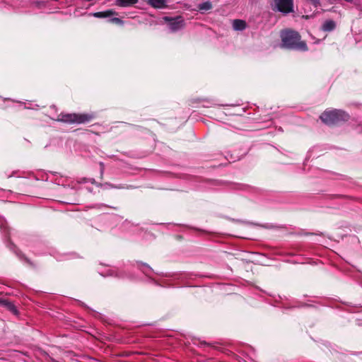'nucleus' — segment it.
<instances>
[{
    "label": "nucleus",
    "mask_w": 362,
    "mask_h": 362,
    "mask_svg": "<svg viewBox=\"0 0 362 362\" xmlns=\"http://www.w3.org/2000/svg\"><path fill=\"white\" fill-rule=\"evenodd\" d=\"M281 46L283 47L299 51H307L308 47L304 41L300 40V36L296 31L286 30L281 33Z\"/></svg>",
    "instance_id": "1"
},
{
    "label": "nucleus",
    "mask_w": 362,
    "mask_h": 362,
    "mask_svg": "<svg viewBox=\"0 0 362 362\" xmlns=\"http://www.w3.org/2000/svg\"><path fill=\"white\" fill-rule=\"evenodd\" d=\"M349 115L341 110H330L325 111L321 115V120L326 124H337L341 122L347 121Z\"/></svg>",
    "instance_id": "2"
},
{
    "label": "nucleus",
    "mask_w": 362,
    "mask_h": 362,
    "mask_svg": "<svg viewBox=\"0 0 362 362\" xmlns=\"http://www.w3.org/2000/svg\"><path fill=\"white\" fill-rule=\"evenodd\" d=\"M94 116L92 114H64L58 116L57 121L69 124H83L91 121Z\"/></svg>",
    "instance_id": "3"
},
{
    "label": "nucleus",
    "mask_w": 362,
    "mask_h": 362,
    "mask_svg": "<svg viewBox=\"0 0 362 362\" xmlns=\"http://www.w3.org/2000/svg\"><path fill=\"white\" fill-rule=\"evenodd\" d=\"M274 11L284 14L293 12V0H274Z\"/></svg>",
    "instance_id": "4"
},
{
    "label": "nucleus",
    "mask_w": 362,
    "mask_h": 362,
    "mask_svg": "<svg viewBox=\"0 0 362 362\" xmlns=\"http://www.w3.org/2000/svg\"><path fill=\"white\" fill-rule=\"evenodd\" d=\"M164 20L168 23L169 28L173 32H176L185 26L184 20L181 16H177L173 18L165 16Z\"/></svg>",
    "instance_id": "5"
},
{
    "label": "nucleus",
    "mask_w": 362,
    "mask_h": 362,
    "mask_svg": "<svg viewBox=\"0 0 362 362\" xmlns=\"http://www.w3.org/2000/svg\"><path fill=\"white\" fill-rule=\"evenodd\" d=\"M147 3L155 8H164L167 6L166 0H148Z\"/></svg>",
    "instance_id": "6"
},
{
    "label": "nucleus",
    "mask_w": 362,
    "mask_h": 362,
    "mask_svg": "<svg viewBox=\"0 0 362 362\" xmlns=\"http://www.w3.org/2000/svg\"><path fill=\"white\" fill-rule=\"evenodd\" d=\"M116 14L117 13L113 10H107L105 11L93 13V16L96 18H108Z\"/></svg>",
    "instance_id": "7"
},
{
    "label": "nucleus",
    "mask_w": 362,
    "mask_h": 362,
    "mask_svg": "<svg viewBox=\"0 0 362 362\" xmlns=\"http://www.w3.org/2000/svg\"><path fill=\"white\" fill-rule=\"evenodd\" d=\"M233 28L235 30H243L246 28V23L245 21L236 19L233 22Z\"/></svg>",
    "instance_id": "8"
},
{
    "label": "nucleus",
    "mask_w": 362,
    "mask_h": 362,
    "mask_svg": "<svg viewBox=\"0 0 362 362\" xmlns=\"http://www.w3.org/2000/svg\"><path fill=\"white\" fill-rule=\"evenodd\" d=\"M0 305L7 308L9 310H11L14 314H17L16 308L10 301H8L6 299H0Z\"/></svg>",
    "instance_id": "9"
},
{
    "label": "nucleus",
    "mask_w": 362,
    "mask_h": 362,
    "mask_svg": "<svg viewBox=\"0 0 362 362\" xmlns=\"http://www.w3.org/2000/svg\"><path fill=\"white\" fill-rule=\"evenodd\" d=\"M139 0H116L115 4L120 7H127L136 4Z\"/></svg>",
    "instance_id": "10"
},
{
    "label": "nucleus",
    "mask_w": 362,
    "mask_h": 362,
    "mask_svg": "<svg viewBox=\"0 0 362 362\" xmlns=\"http://www.w3.org/2000/svg\"><path fill=\"white\" fill-rule=\"evenodd\" d=\"M335 28V23L333 21H327L322 25L324 31H332Z\"/></svg>",
    "instance_id": "11"
},
{
    "label": "nucleus",
    "mask_w": 362,
    "mask_h": 362,
    "mask_svg": "<svg viewBox=\"0 0 362 362\" xmlns=\"http://www.w3.org/2000/svg\"><path fill=\"white\" fill-rule=\"evenodd\" d=\"M198 8L200 11H209L212 8V4L209 1H206L199 4Z\"/></svg>",
    "instance_id": "12"
},
{
    "label": "nucleus",
    "mask_w": 362,
    "mask_h": 362,
    "mask_svg": "<svg viewBox=\"0 0 362 362\" xmlns=\"http://www.w3.org/2000/svg\"><path fill=\"white\" fill-rule=\"evenodd\" d=\"M139 269L144 273V274H148V272H150L151 270V268L147 264H145V263H141L140 265H139Z\"/></svg>",
    "instance_id": "13"
},
{
    "label": "nucleus",
    "mask_w": 362,
    "mask_h": 362,
    "mask_svg": "<svg viewBox=\"0 0 362 362\" xmlns=\"http://www.w3.org/2000/svg\"><path fill=\"white\" fill-rule=\"evenodd\" d=\"M110 23L122 25L123 21L119 18H112L109 20Z\"/></svg>",
    "instance_id": "14"
},
{
    "label": "nucleus",
    "mask_w": 362,
    "mask_h": 362,
    "mask_svg": "<svg viewBox=\"0 0 362 362\" xmlns=\"http://www.w3.org/2000/svg\"><path fill=\"white\" fill-rule=\"evenodd\" d=\"M93 208H96L99 210H103L104 209L110 208V206L104 204H98L94 206Z\"/></svg>",
    "instance_id": "15"
},
{
    "label": "nucleus",
    "mask_w": 362,
    "mask_h": 362,
    "mask_svg": "<svg viewBox=\"0 0 362 362\" xmlns=\"http://www.w3.org/2000/svg\"><path fill=\"white\" fill-rule=\"evenodd\" d=\"M100 167V175L103 176L105 170V164L103 162L99 163Z\"/></svg>",
    "instance_id": "16"
},
{
    "label": "nucleus",
    "mask_w": 362,
    "mask_h": 362,
    "mask_svg": "<svg viewBox=\"0 0 362 362\" xmlns=\"http://www.w3.org/2000/svg\"><path fill=\"white\" fill-rule=\"evenodd\" d=\"M311 1V3L315 6L317 7L319 4H320V1L319 0H310Z\"/></svg>",
    "instance_id": "17"
},
{
    "label": "nucleus",
    "mask_w": 362,
    "mask_h": 362,
    "mask_svg": "<svg viewBox=\"0 0 362 362\" xmlns=\"http://www.w3.org/2000/svg\"><path fill=\"white\" fill-rule=\"evenodd\" d=\"M346 1H351V0H346Z\"/></svg>",
    "instance_id": "18"
}]
</instances>
